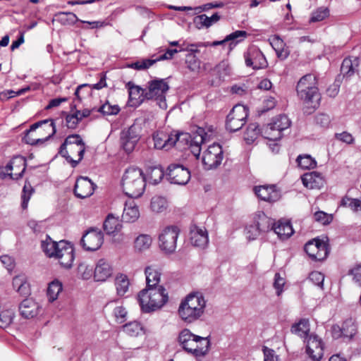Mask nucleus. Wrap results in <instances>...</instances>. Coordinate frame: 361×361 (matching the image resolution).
<instances>
[{"mask_svg": "<svg viewBox=\"0 0 361 361\" xmlns=\"http://www.w3.org/2000/svg\"><path fill=\"white\" fill-rule=\"evenodd\" d=\"M114 315L118 323L122 324L126 320L127 311L122 306H118L114 310Z\"/></svg>", "mask_w": 361, "mask_h": 361, "instance_id": "nucleus-60", "label": "nucleus"}, {"mask_svg": "<svg viewBox=\"0 0 361 361\" xmlns=\"http://www.w3.org/2000/svg\"><path fill=\"white\" fill-rule=\"evenodd\" d=\"M262 232L255 224L250 225L245 228L246 238L249 240H255Z\"/></svg>", "mask_w": 361, "mask_h": 361, "instance_id": "nucleus-58", "label": "nucleus"}, {"mask_svg": "<svg viewBox=\"0 0 361 361\" xmlns=\"http://www.w3.org/2000/svg\"><path fill=\"white\" fill-rule=\"evenodd\" d=\"M14 316L13 310L0 308V327L4 329L9 326L13 321Z\"/></svg>", "mask_w": 361, "mask_h": 361, "instance_id": "nucleus-45", "label": "nucleus"}, {"mask_svg": "<svg viewBox=\"0 0 361 361\" xmlns=\"http://www.w3.org/2000/svg\"><path fill=\"white\" fill-rule=\"evenodd\" d=\"M196 135L191 140L190 148L192 154L197 159L201 152V145L204 142V130L199 128Z\"/></svg>", "mask_w": 361, "mask_h": 361, "instance_id": "nucleus-36", "label": "nucleus"}, {"mask_svg": "<svg viewBox=\"0 0 361 361\" xmlns=\"http://www.w3.org/2000/svg\"><path fill=\"white\" fill-rule=\"evenodd\" d=\"M223 150L219 144H212L204 152L202 163L204 169L210 170L217 168L223 160Z\"/></svg>", "mask_w": 361, "mask_h": 361, "instance_id": "nucleus-11", "label": "nucleus"}, {"mask_svg": "<svg viewBox=\"0 0 361 361\" xmlns=\"http://www.w3.org/2000/svg\"><path fill=\"white\" fill-rule=\"evenodd\" d=\"M306 352L313 361H319L324 355L322 341L317 335H310L307 339Z\"/></svg>", "mask_w": 361, "mask_h": 361, "instance_id": "nucleus-19", "label": "nucleus"}, {"mask_svg": "<svg viewBox=\"0 0 361 361\" xmlns=\"http://www.w3.org/2000/svg\"><path fill=\"white\" fill-rule=\"evenodd\" d=\"M291 332L301 338H308L310 323L307 319H301L291 326Z\"/></svg>", "mask_w": 361, "mask_h": 361, "instance_id": "nucleus-37", "label": "nucleus"}, {"mask_svg": "<svg viewBox=\"0 0 361 361\" xmlns=\"http://www.w3.org/2000/svg\"><path fill=\"white\" fill-rule=\"evenodd\" d=\"M94 184L87 177H80L77 179L74 193L79 198L84 199L93 194Z\"/></svg>", "mask_w": 361, "mask_h": 361, "instance_id": "nucleus-24", "label": "nucleus"}, {"mask_svg": "<svg viewBox=\"0 0 361 361\" xmlns=\"http://www.w3.org/2000/svg\"><path fill=\"white\" fill-rule=\"evenodd\" d=\"M122 225L119 219L112 214H109L104 222V230L108 235H112L119 231Z\"/></svg>", "mask_w": 361, "mask_h": 361, "instance_id": "nucleus-35", "label": "nucleus"}, {"mask_svg": "<svg viewBox=\"0 0 361 361\" xmlns=\"http://www.w3.org/2000/svg\"><path fill=\"white\" fill-rule=\"evenodd\" d=\"M185 63L187 68L195 73H198L201 68V61L193 54L186 55Z\"/></svg>", "mask_w": 361, "mask_h": 361, "instance_id": "nucleus-48", "label": "nucleus"}, {"mask_svg": "<svg viewBox=\"0 0 361 361\" xmlns=\"http://www.w3.org/2000/svg\"><path fill=\"white\" fill-rule=\"evenodd\" d=\"M129 94V105L130 106H137L140 105L145 99H147V90L140 87L134 85L132 82L126 84Z\"/></svg>", "mask_w": 361, "mask_h": 361, "instance_id": "nucleus-26", "label": "nucleus"}, {"mask_svg": "<svg viewBox=\"0 0 361 361\" xmlns=\"http://www.w3.org/2000/svg\"><path fill=\"white\" fill-rule=\"evenodd\" d=\"M254 192L257 197L266 202H276L280 198V192L275 185L255 186Z\"/></svg>", "mask_w": 361, "mask_h": 361, "instance_id": "nucleus-22", "label": "nucleus"}, {"mask_svg": "<svg viewBox=\"0 0 361 361\" xmlns=\"http://www.w3.org/2000/svg\"><path fill=\"white\" fill-rule=\"evenodd\" d=\"M303 185L309 189L320 188L323 184L322 177L315 172L307 173L302 176Z\"/></svg>", "mask_w": 361, "mask_h": 361, "instance_id": "nucleus-32", "label": "nucleus"}, {"mask_svg": "<svg viewBox=\"0 0 361 361\" xmlns=\"http://www.w3.org/2000/svg\"><path fill=\"white\" fill-rule=\"evenodd\" d=\"M297 161L298 166L304 169H313L316 166L317 162L310 155H300Z\"/></svg>", "mask_w": 361, "mask_h": 361, "instance_id": "nucleus-53", "label": "nucleus"}, {"mask_svg": "<svg viewBox=\"0 0 361 361\" xmlns=\"http://www.w3.org/2000/svg\"><path fill=\"white\" fill-rule=\"evenodd\" d=\"M150 207L154 212L161 213L168 207L167 200L161 196L153 197L151 200Z\"/></svg>", "mask_w": 361, "mask_h": 361, "instance_id": "nucleus-44", "label": "nucleus"}, {"mask_svg": "<svg viewBox=\"0 0 361 361\" xmlns=\"http://www.w3.org/2000/svg\"><path fill=\"white\" fill-rule=\"evenodd\" d=\"M146 276V288L159 287L160 281L161 272L159 269L154 265L147 266L145 269Z\"/></svg>", "mask_w": 361, "mask_h": 361, "instance_id": "nucleus-29", "label": "nucleus"}, {"mask_svg": "<svg viewBox=\"0 0 361 361\" xmlns=\"http://www.w3.org/2000/svg\"><path fill=\"white\" fill-rule=\"evenodd\" d=\"M247 36V33L244 30H236L226 37V41L229 42V51L239 42L243 41Z\"/></svg>", "mask_w": 361, "mask_h": 361, "instance_id": "nucleus-41", "label": "nucleus"}, {"mask_svg": "<svg viewBox=\"0 0 361 361\" xmlns=\"http://www.w3.org/2000/svg\"><path fill=\"white\" fill-rule=\"evenodd\" d=\"M26 168V161L22 156L14 157L5 167L0 168V176H8L13 180L23 176Z\"/></svg>", "mask_w": 361, "mask_h": 361, "instance_id": "nucleus-12", "label": "nucleus"}, {"mask_svg": "<svg viewBox=\"0 0 361 361\" xmlns=\"http://www.w3.org/2000/svg\"><path fill=\"white\" fill-rule=\"evenodd\" d=\"M178 343L184 350L195 357L205 355L210 345L207 337L195 335L188 329H184L180 332Z\"/></svg>", "mask_w": 361, "mask_h": 361, "instance_id": "nucleus-5", "label": "nucleus"}, {"mask_svg": "<svg viewBox=\"0 0 361 361\" xmlns=\"http://www.w3.org/2000/svg\"><path fill=\"white\" fill-rule=\"evenodd\" d=\"M47 257L58 260L63 269H70L75 259L74 247L66 240L54 241L47 235Z\"/></svg>", "mask_w": 361, "mask_h": 361, "instance_id": "nucleus-2", "label": "nucleus"}, {"mask_svg": "<svg viewBox=\"0 0 361 361\" xmlns=\"http://www.w3.org/2000/svg\"><path fill=\"white\" fill-rule=\"evenodd\" d=\"M121 186L127 196L132 198L139 197L145 190L146 177L140 169L129 167L123 175Z\"/></svg>", "mask_w": 361, "mask_h": 361, "instance_id": "nucleus-4", "label": "nucleus"}, {"mask_svg": "<svg viewBox=\"0 0 361 361\" xmlns=\"http://www.w3.org/2000/svg\"><path fill=\"white\" fill-rule=\"evenodd\" d=\"M274 231L278 237L283 240L288 239L293 233V229L290 223L282 220H279L277 223H275Z\"/></svg>", "mask_w": 361, "mask_h": 361, "instance_id": "nucleus-31", "label": "nucleus"}, {"mask_svg": "<svg viewBox=\"0 0 361 361\" xmlns=\"http://www.w3.org/2000/svg\"><path fill=\"white\" fill-rule=\"evenodd\" d=\"M157 61H159L157 58L153 59H143L129 64L128 67L138 71L146 70L153 66Z\"/></svg>", "mask_w": 361, "mask_h": 361, "instance_id": "nucleus-47", "label": "nucleus"}, {"mask_svg": "<svg viewBox=\"0 0 361 361\" xmlns=\"http://www.w3.org/2000/svg\"><path fill=\"white\" fill-rule=\"evenodd\" d=\"M123 331L130 336H137L142 332V326L137 322H132L123 326Z\"/></svg>", "mask_w": 361, "mask_h": 361, "instance_id": "nucleus-50", "label": "nucleus"}, {"mask_svg": "<svg viewBox=\"0 0 361 361\" xmlns=\"http://www.w3.org/2000/svg\"><path fill=\"white\" fill-rule=\"evenodd\" d=\"M85 150V145H70L66 147V153H59L62 157L71 164L73 167H75L82 159Z\"/></svg>", "mask_w": 361, "mask_h": 361, "instance_id": "nucleus-25", "label": "nucleus"}, {"mask_svg": "<svg viewBox=\"0 0 361 361\" xmlns=\"http://www.w3.org/2000/svg\"><path fill=\"white\" fill-rule=\"evenodd\" d=\"M341 205L350 208L353 212L361 210V200L345 197L342 199Z\"/></svg>", "mask_w": 361, "mask_h": 361, "instance_id": "nucleus-54", "label": "nucleus"}, {"mask_svg": "<svg viewBox=\"0 0 361 361\" xmlns=\"http://www.w3.org/2000/svg\"><path fill=\"white\" fill-rule=\"evenodd\" d=\"M244 59L246 66L255 70L264 68L268 63L263 53L255 46L250 47L244 53Z\"/></svg>", "mask_w": 361, "mask_h": 361, "instance_id": "nucleus-14", "label": "nucleus"}, {"mask_svg": "<svg viewBox=\"0 0 361 361\" xmlns=\"http://www.w3.org/2000/svg\"><path fill=\"white\" fill-rule=\"evenodd\" d=\"M255 224L259 228L262 233L274 231L275 223L274 220L267 216L264 212H260L257 215Z\"/></svg>", "mask_w": 361, "mask_h": 361, "instance_id": "nucleus-33", "label": "nucleus"}, {"mask_svg": "<svg viewBox=\"0 0 361 361\" xmlns=\"http://www.w3.org/2000/svg\"><path fill=\"white\" fill-rule=\"evenodd\" d=\"M166 176L171 183L177 185H186L191 177L189 169L183 164L173 163L169 165Z\"/></svg>", "mask_w": 361, "mask_h": 361, "instance_id": "nucleus-13", "label": "nucleus"}, {"mask_svg": "<svg viewBox=\"0 0 361 361\" xmlns=\"http://www.w3.org/2000/svg\"><path fill=\"white\" fill-rule=\"evenodd\" d=\"M140 217L138 207L133 201L126 202L122 214V219L125 222H135Z\"/></svg>", "mask_w": 361, "mask_h": 361, "instance_id": "nucleus-30", "label": "nucleus"}, {"mask_svg": "<svg viewBox=\"0 0 361 361\" xmlns=\"http://www.w3.org/2000/svg\"><path fill=\"white\" fill-rule=\"evenodd\" d=\"M129 285L130 283L127 276L120 274L116 276L115 279V286L118 295H124L128 290Z\"/></svg>", "mask_w": 361, "mask_h": 361, "instance_id": "nucleus-42", "label": "nucleus"}, {"mask_svg": "<svg viewBox=\"0 0 361 361\" xmlns=\"http://www.w3.org/2000/svg\"><path fill=\"white\" fill-rule=\"evenodd\" d=\"M291 121L288 116L280 114L273 117L271 121L263 128V136L269 140H278L283 136V131L289 128Z\"/></svg>", "mask_w": 361, "mask_h": 361, "instance_id": "nucleus-7", "label": "nucleus"}, {"mask_svg": "<svg viewBox=\"0 0 361 361\" xmlns=\"http://www.w3.org/2000/svg\"><path fill=\"white\" fill-rule=\"evenodd\" d=\"M304 249L310 258L317 261L324 259L329 253L326 243L317 238L307 242Z\"/></svg>", "mask_w": 361, "mask_h": 361, "instance_id": "nucleus-15", "label": "nucleus"}, {"mask_svg": "<svg viewBox=\"0 0 361 361\" xmlns=\"http://www.w3.org/2000/svg\"><path fill=\"white\" fill-rule=\"evenodd\" d=\"M80 121L81 120L80 118H79V116H78L76 111L71 114L67 115L66 118V125L68 128L72 129L75 128L79 121Z\"/></svg>", "mask_w": 361, "mask_h": 361, "instance_id": "nucleus-63", "label": "nucleus"}, {"mask_svg": "<svg viewBox=\"0 0 361 361\" xmlns=\"http://www.w3.org/2000/svg\"><path fill=\"white\" fill-rule=\"evenodd\" d=\"M112 267L104 259H100L96 264L94 278L97 281H105L112 274Z\"/></svg>", "mask_w": 361, "mask_h": 361, "instance_id": "nucleus-27", "label": "nucleus"}, {"mask_svg": "<svg viewBox=\"0 0 361 361\" xmlns=\"http://www.w3.org/2000/svg\"><path fill=\"white\" fill-rule=\"evenodd\" d=\"M34 190L28 182H25L21 194V207L23 209L27 208L29 200Z\"/></svg>", "mask_w": 361, "mask_h": 361, "instance_id": "nucleus-49", "label": "nucleus"}, {"mask_svg": "<svg viewBox=\"0 0 361 361\" xmlns=\"http://www.w3.org/2000/svg\"><path fill=\"white\" fill-rule=\"evenodd\" d=\"M180 230L176 226L164 228L159 235V245L161 250L166 253H172L176 248L177 239Z\"/></svg>", "mask_w": 361, "mask_h": 361, "instance_id": "nucleus-9", "label": "nucleus"}, {"mask_svg": "<svg viewBox=\"0 0 361 361\" xmlns=\"http://www.w3.org/2000/svg\"><path fill=\"white\" fill-rule=\"evenodd\" d=\"M54 21L59 22L63 25H72L80 20L72 12H59L55 15Z\"/></svg>", "mask_w": 361, "mask_h": 361, "instance_id": "nucleus-38", "label": "nucleus"}, {"mask_svg": "<svg viewBox=\"0 0 361 361\" xmlns=\"http://www.w3.org/2000/svg\"><path fill=\"white\" fill-rule=\"evenodd\" d=\"M207 306V300L200 293L188 294L181 300L178 314L186 324H192L201 319L204 315Z\"/></svg>", "mask_w": 361, "mask_h": 361, "instance_id": "nucleus-1", "label": "nucleus"}, {"mask_svg": "<svg viewBox=\"0 0 361 361\" xmlns=\"http://www.w3.org/2000/svg\"><path fill=\"white\" fill-rule=\"evenodd\" d=\"M121 109L116 105H111L108 102L102 105L98 111L101 112L104 115L111 116V115H116L119 113Z\"/></svg>", "mask_w": 361, "mask_h": 361, "instance_id": "nucleus-55", "label": "nucleus"}, {"mask_svg": "<svg viewBox=\"0 0 361 361\" xmlns=\"http://www.w3.org/2000/svg\"><path fill=\"white\" fill-rule=\"evenodd\" d=\"M164 171L161 166H154L147 171L146 180L153 185L158 184L164 178Z\"/></svg>", "mask_w": 361, "mask_h": 361, "instance_id": "nucleus-39", "label": "nucleus"}, {"mask_svg": "<svg viewBox=\"0 0 361 361\" xmlns=\"http://www.w3.org/2000/svg\"><path fill=\"white\" fill-rule=\"evenodd\" d=\"M140 139L138 127L133 125L121 132V142L123 149L130 153Z\"/></svg>", "mask_w": 361, "mask_h": 361, "instance_id": "nucleus-18", "label": "nucleus"}, {"mask_svg": "<svg viewBox=\"0 0 361 361\" xmlns=\"http://www.w3.org/2000/svg\"><path fill=\"white\" fill-rule=\"evenodd\" d=\"M152 243V238L149 235L140 234L134 240L135 252H143L149 250Z\"/></svg>", "mask_w": 361, "mask_h": 361, "instance_id": "nucleus-34", "label": "nucleus"}, {"mask_svg": "<svg viewBox=\"0 0 361 361\" xmlns=\"http://www.w3.org/2000/svg\"><path fill=\"white\" fill-rule=\"evenodd\" d=\"M29 227L37 234H42L45 229V224L43 221H37L35 220H30L28 222Z\"/></svg>", "mask_w": 361, "mask_h": 361, "instance_id": "nucleus-59", "label": "nucleus"}, {"mask_svg": "<svg viewBox=\"0 0 361 361\" xmlns=\"http://www.w3.org/2000/svg\"><path fill=\"white\" fill-rule=\"evenodd\" d=\"M169 89L168 83L164 79L154 80L149 82L147 91V99H154L162 109H166V94Z\"/></svg>", "mask_w": 361, "mask_h": 361, "instance_id": "nucleus-8", "label": "nucleus"}, {"mask_svg": "<svg viewBox=\"0 0 361 361\" xmlns=\"http://www.w3.org/2000/svg\"><path fill=\"white\" fill-rule=\"evenodd\" d=\"M309 279L313 283L319 286V288H323V283L324 281V276L319 271H312L310 273L309 276Z\"/></svg>", "mask_w": 361, "mask_h": 361, "instance_id": "nucleus-61", "label": "nucleus"}, {"mask_svg": "<svg viewBox=\"0 0 361 361\" xmlns=\"http://www.w3.org/2000/svg\"><path fill=\"white\" fill-rule=\"evenodd\" d=\"M248 116L247 109L241 104L233 106L227 116L226 127L231 132H236L245 123Z\"/></svg>", "mask_w": 361, "mask_h": 361, "instance_id": "nucleus-10", "label": "nucleus"}, {"mask_svg": "<svg viewBox=\"0 0 361 361\" xmlns=\"http://www.w3.org/2000/svg\"><path fill=\"white\" fill-rule=\"evenodd\" d=\"M271 45L276 51L279 58L285 59L288 56L289 51L287 48L284 47L283 42L279 37H274L271 42Z\"/></svg>", "mask_w": 361, "mask_h": 361, "instance_id": "nucleus-43", "label": "nucleus"}, {"mask_svg": "<svg viewBox=\"0 0 361 361\" xmlns=\"http://www.w3.org/2000/svg\"><path fill=\"white\" fill-rule=\"evenodd\" d=\"M219 19L220 16L217 13L213 14L211 17H208L205 14H202L195 18V22L201 27H209L212 24L216 23Z\"/></svg>", "mask_w": 361, "mask_h": 361, "instance_id": "nucleus-46", "label": "nucleus"}, {"mask_svg": "<svg viewBox=\"0 0 361 361\" xmlns=\"http://www.w3.org/2000/svg\"><path fill=\"white\" fill-rule=\"evenodd\" d=\"M44 124H45V120H42L32 124L30 129L26 131L23 139V141L26 144L31 145L44 143L45 139L42 137L44 135V130H39Z\"/></svg>", "mask_w": 361, "mask_h": 361, "instance_id": "nucleus-21", "label": "nucleus"}, {"mask_svg": "<svg viewBox=\"0 0 361 361\" xmlns=\"http://www.w3.org/2000/svg\"><path fill=\"white\" fill-rule=\"evenodd\" d=\"M296 91L298 97L306 103L317 104L319 100L316 77L312 74H307L300 79Z\"/></svg>", "mask_w": 361, "mask_h": 361, "instance_id": "nucleus-6", "label": "nucleus"}, {"mask_svg": "<svg viewBox=\"0 0 361 361\" xmlns=\"http://www.w3.org/2000/svg\"><path fill=\"white\" fill-rule=\"evenodd\" d=\"M260 132L259 126L257 123H250L247 126L245 133V140L247 143H251L257 137Z\"/></svg>", "mask_w": 361, "mask_h": 361, "instance_id": "nucleus-51", "label": "nucleus"}, {"mask_svg": "<svg viewBox=\"0 0 361 361\" xmlns=\"http://www.w3.org/2000/svg\"><path fill=\"white\" fill-rule=\"evenodd\" d=\"M190 240L191 244L200 248H204L209 243L208 233L205 228L193 226L190 228Z\"/></svg>", "mask_w": 361, "mask_h": 361, "instance_id": "nucleus-23", "label": "nucleus"}, {"mask_svg": "<svg viewBox=\"0 0 361 361\" xmlns=\"http://www.w3.org/2000/svg\"><path fill=\"white\" fill-rule=\"evenodd\" d=\"M341 69L344 76H350L356 71V69L353 66V61L349 59L343 60Z\"/></svg>", "mask_w": 361, "mask_h": 361, "instance_id": "nucleus-57", "label": "nucleus"}, {"mask_svg": "<svg viewBox=\"0 0 361 361\" xmlns=\"http://www.w3.org/2000/svg\"><path fill=\"white\" fill-rule=\"evenodd\" d=\"M285 285V279L281 276L280 274L276 273L274 276V287L276 289V295H281L283 292V288Z\"/></svg>", "mask_w": 361, "mask_h": 361, "instance_id": "nucleus-62", "label": "nucleus"}, {"mask_svg": "<svg viewBox=\"0 0 361 361\" xmlns=\"http://www.w3.org/2000/svg\"><path fill=\"white\" fill-rule=\"evenodd\" d=\"M329 14L327 8L320 7L312 13L310 22H319L325 19Z\"/></svg>", "mask_w": 361, "mask_h": 361, "instance_id": "nucleus-56", "label": "nucleus"}, {"mask_svg": "<svg viewBox=\"0 0 361 361\" xmlns=\"http://www.w3.org/2000/svg\"><path fill=\"white\" fill-rule=\"evenodd\" d=\"M76 144H78V145H85L83 142L82 138L78 135H69L66 137L65 140L63 144L60 147L59 153H66V147H68L70 145H76Z\"/></svg>", "mask_w": 361, "mask_h": 361, "instance_id": "nucleus-52", "label": "nucleus"}, {"mask_svg": "<svg viewBox=\"0 0 361 361\" xmlns=\"http://www.w3.org/2000/svg\"><path fill=\"white\" fill-rule=\"evenodd\" d=\"M62 290V283L58 279H55L49 283L48 288H47V295L49 297V300L50 302L56 300Z\"/></svg>", "mask_w": 361, "mask_h": 361, "instance_id": "nucleus-40", "label": "nucleus"}, {"mask_svg": "<svg viewBox=\"0 0 361 361\" xmlns=\"http://www.w3.org/2000/svg\"><path fill=\"white\" fill-rule=\"evenodd\" d=\"M264 361H279V356L275 351L267 347L263 348Z\"/></svg>", "mask_w": 361, "mask_h": 361, "instance_id": "nucleus-64", "label": "nucleus"}, {"mask_svg": "<svg viewBox=\"0 0 361 361\" xmlns=\"http://www.w3.org/2000/svg\"><path fill=\"white\" fill-rule=\"evenodd\" d=\"M19 311L22 317L26 319L32 318L38 314L39 305L31 298L22 301L19 305Z\"/></svg>", "mask_w": 361, "mask_h": 361, "instance_id": "nucleus-28", "label": "nucleus"}, {"mask_svg": "<svg viewBox=\"0 0 361 361\" xmlns=\"http://www.w3.org/2000/svg\"><path fill=\"white\" fill-rule=\"evenodd\" d=\"M357 333V324L353 318L345 319L341 324L334 325L331 328V334L333 338L338 339L340 338L350 340Z\"/></svg>", "mask_w": 361, "mask_h": 361, "instance_id": "nucleus-16", "label": "nucleus"}, {"mask_svg": "<svg viewBox=\"0 0 361 361\" xmlns=\"http://www.w3.org/2000/svg\"><path fill=\"white\" fill-rule=\"evenodd\" d=\"M137 299L144 312H150L161 308L169 300L168 292L163 286L146 288L142 290Z\"/></svg>", "mask_w": 361, "mask_h": 361, "instance_id": "nucleus-3", "label": "nucleus"}, {"mask_svg": "<svg viewBox=\"0 0 361 361\" xmlns=\"http://www.w3.org/2000/svg\"><path fill=\"white\" fill-rule=\"evenodd\" d=\"M103 241L102 233L97 229L92 228L82 235L81 245L86 250L95 251L102 246Z\"/></svg>", "mask_w": 361, "mask_h": 361, "instance_id": "nucleus-17", "label": "nucleus"}, {"mask_svg": "<svg viewBox=\"0 0 361 361\" xmlns=\"http://www.w3.org/2000/svg\"><path fill=\"white\" fill-rule=\"evenodd\" d=\"M183 134H166L164 132L157 133L153 135L154 147L159 149L169 150L178 142L180 137ZM187 136V135H185Z\"/></svg>", "mask_w": 361, "mask_h": 361, "instance_id": "nucleus-20", "label": "nucleus"}]
</instances>
